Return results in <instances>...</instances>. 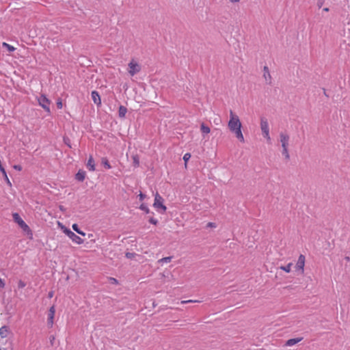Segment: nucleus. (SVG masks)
I'll return each instance as SVG.
<instances>
[{"instance_id": "nucleus-1", "label": "nucleus", "mask_w": 350, "mask_h": 350, "mask_svg": "<svg viewBox=\"0 0 350 350\" xmlns=\"http://www.w3.org/2000/svg\"><path fill=\"white\" fill-rule=\"evenodd\" d=\"M228 127L240 142L243 143L245 142L244 136L241 131L242 124L239 116L232 111H230V119L228 122Z\"/></svg>"}, {"instance_id": "nucleus-2", "label": "nucleus", "mask_w": 350, "mask_h": 350, "mask_svg": "<svg viewBox=\"0 0 350 350\" xmlns=\"http://www.w3.org/2000/svg\"><path fill=\"white\" fill-rule=\"evenodd\" d=\"M164 200L163 197L157 192L154 194V200L153 203L154 208L159 213H164L167 210V207L163 204Z\"/></svg>"}, {"instance_id": "nucleus-3", "label": "nucleus", "mask_w": 350, "mask_h": 350, "mask_svg": "<svg viewBox=\"0 0 350 350\" xmlns=\"http://www.w3.org/2000/svg\"><path fill=\"white\" fill-rule=\"evenodd\" d=\"M37 101L39 105L44 109L48 113H51L50 104L51 100L44 94H41L37 97Z\"/></svg>"}, {"instance_id": "nucleus-4", "label": "nucleus", "mask_w": 350, "mask_h": 350, "mask_svg": "<svg viewBox=\"0 0 350 350\" xmlns=\"http://www.w3.org/2000/svg\"><path fill=\"white\" fill-rule=\"evenodd\" d=\"M62 229L63 232L72 240V241L76 244L81 245L83 243V240L77 235L75 233H74L72 231H71L70 229L62 226Z\"/></svg>"}, {"instance_id": "nucleus-5", "label": "nucleus", "mask_w": 350, "mask_h": 350, "mask_svg": "<svg viewBox=\"0 0 350 350\" xmlns=\"http://www.w3.org/2000/svg\"><path fill=\"white\" fill-rule=\"evenodd\" d=\"M260 129L263 137L267 139V142H270L271 137L269 135V128L267 120L265 118L260 119Z\"/></svg>"}, {"instance_id": "nucleus-6", "label": "nucleus", "mask_w": 350, "mask_h": 350, "mask_svg": "<svg viewBox=\"0 0 350 350\" xmlns=\"http://www.w3.org/2000/svg\"><path fill=\"white\" fill-rule=\"evenodd\" d=\"M141 70V66L139 64L134 60L132 59L128 64V72L129 75L133 77L137 73L139 72Z\"/></svg>"}, {"instance_id": "nucleus-7", "label": "nucleus", "mask_w": 350, "mask_h": 350, "mask_svg": "<svg viewBox=\"0 0 350 350\" xmlns=\"http://www.w3.org/2000/svg\"><path fill=\"white\" fill-rule=\"evenodd\" d=\"M305 260V256L303 254H300L295 265L296 270L299 271L301 274L304 272Z\"/></svg>"}, {"instance_id": "nucleus-8", "label": "nucleus", "mask_w": 350, "mask_h": 350, "mask_svg": "<svg viewBox=\"0 0 350 350\" xmlns=\"http://www.w3.org/2000/svg\"><path fill=\"white\" fill-rule=\"evenodd\" d=\"M55 313V306H53L50 308V309L49 310V314H48L47 323L50 327H51L53 325Z\"/></svg>"}, {"instance_id": "nucleus-9", "label": "nucleus", "mask_w": 350, "mask_h": 350, "mask_svg": "<svg viewBox=\"0 0 350 350\" xmlns=\"http://www.w3.org/2000/svg\"><path fill=\"white\" fill-rule=\"evenodd\" d=\"M263 78L267 84H271L272 81V77L269 72L268 66H265L263 67Z\"/></svg>"}, {"instance_id": "nucleus-10", "label": "nucleus", "mask_w": 350, "mask_h": 350, "mask_svg": "<svg viewBox=\"0 0 350 350\" xmlns=\"http://www.w3.org/2000/svg\"><path fill=\"white\" fill-rule=\"evenodd\" d=\"M280 139L282 148H288L289 136L287 134L281 133L280 135Z\"/></svg>"}, {"instance_id": "nucleus-11", "label": "nucleus", "mask_w": 350, "mask_h": 350, "mask_svg": "<svg viewBox=\"0 0 350 350\" xmlns=\"http://www.w3.org/2000/svg\"><path fill=\"white\" fill-rule=\"evenodd\" d=\"M91 96H92V98L94 103L97 106H100L101 105V99H100V95L98 93V92L92 91V94H91Z\"/></svg>"}, {"instance_id": "nucleus-12", "label": "nucleus", "mask_w": 350, "mask_h": 350, "mask_svg": "<svg viewBox=\"0 0 350 350\" xmlns=\"http://www.w3.org/2000/svg\"><path fill=\"white\" fill-rule=\"evenodd\" d=\"M23 232L28 237L29 239H33V232L31 228L29 227V226L25 224L24 226L21 227Z\"/></svg>"}, {"instance_id": "nucleus-13", "label": "nucleus", "mask_w": 350, "mask_h": 350, "mask_svg": "<svg viewBox=\"0 0 350 350\" xmlns=\"http://www.w3.org/2000/svg\"><path fill=\"white\" fill-rule=\"evenodd\" d=\"M10 334V327L7 325L0 327V336L1 338H5L8 336Z\"/></svg>"}, {"instance_id": "nucleus-14", "label": "nucleus", "mask_w": 350, "mask_h": 350, "mask_svg": "<svg viewBox=\"0 0 350 350\" xmlns=\"http://www.w3.org/2000/svg\"><path fill=\"white\" fill-rule=\"evenodd\" d=\"M87 167L90 171L94 172L95 170V163L92 156H90L88 159Z\"/></svg>"}, {"instance_id": "nucleus-15", "label": "nucleus", "mask_w": 350, "mask_h": 350, "mask_svg": "<svg viewBox=\"0 0 350 350\" xmlns=\"http://www.w3.org/2000/svg\"><path fill=\"white\" fill-rule=\"evenodd\" d=\"M200 131H201L202 135L204 137L205 135L210 133L211 129L209 126H208L206 124H205L204 122H202L200 124Z\"/></svg>"}, {"instance_id": "nucleus-16", "label": "nucleus", "mask_w": 350, "mask_h": 350, "mask_svg": "<svg viewBox=\"0 0 350 350\" xmlns=\"http://www.w3.org/2000/svg\"><path fill=\"white\" fill-rule=\"evenodd\" d=\"M302 340V338H291L286 342V346L291 347L297 343L299 342Z\"/></svg>"}, {"instance_id": "nucleus-17", "label": "nucleus", "mask_w": 350, "mask_h": 350, "mask_svg": "<svg viewBox=\"0 0 350 350\" xmlns=\"http://www.w3.org/2000/svg\"><path fill=\"white\" fill-rule=\"evenodd\" d=\"M85 172L83 170H79L76 174V179L79 181H83L85 178Z\"/></svg>"}, {"instance_id": "nucleus-18", "label": "nucleus", "mask_w": 350, "mask_h": 350, "mask_svg": "<svg viewBox=\"0 0 350 350\" xmlns=\"http://www.w3.org/2000/svg\"><path fill=\"white\" fill-rule=\"evenodd\" d=\"M126 112H127V109L124 106L121 105L119 107L118 114L120 118H124Z\"/></svg>"}, {"instance_id": "nucleus-19", "label": "nucleus", "mask_w": 350, "mask_h": 350, "mask_svg": "<svg viewBox=\"0 0 350 350\" xmlns=\"http://www.w3.org/2000/svg\"><path fill=\"white\" fill-rule=\"evenodd\" d=\"M0 171L1 172V173H2L3 176V178H4L5 180V182H6L7 185L9 187H12V183H11V182H10V179H9L8 175H7V173H6V172L5 170V168H2L1 170H0Z\"/></svg>"}, {"instance_id": "nucleus-20", "label": "nucleus", "mask_w": 350, "mask_h": 350, "mask_svg": "<svg viewBox=\"0 0 350 350\" xmlns=\"http://www.w3.org/2000/svg\"><path fill=\"white\" fill-rule=\"evenodd\" d=\"M293 264L289 262L286 266H280V269L285 271L286 273H290L291 271V267Z\"/></svg>"}, {"instance_id": "nucleus-21", "label": "nucleus", "mask_w": 350, "mask_h": 350, "mask_svg": "<svg viewBox=\"0 0 350 350\" xmlns=\"http://www.w3.org/2000/svg\"><path fill=\"white\" fill-rule=\"evenodd\" d=\"M13 219L17 224H20L23 219L21 217L18 213H14L12 214Z\"/></svg>"}, {"instance_id": "nucleus-22", "label": "nucleus", "mask_w": 350, "mask_h": 350, "mask_svg": "<svg viewBox=\"0 0 350 350\" xmlns=\"http://www.w3.org/2000/svg\"><path fill=\"white\" fill-rule=\"evenodd\" d=\"M2 46L5 47L9 52H13L16 50V48L14 46L9 44L5 42L2 43Z\"/></svg>"}, {"instance_id": "nucleus-23", "label": "nucleus", "mask_w": 350, "mask_h": 350, "mask_svg": "<svg viewBox=\"0 0 350 350\" xmlns=\"http://www.w3.org/2000/svg\"><path fill=\"white\" fill-rule=\"evenodd\" d=\"M72 229L76 232H77L78 234L82 235V236H85V233L83 231H81L79 228H78V225L77 224H74L72 225Z\"/></svg>"}, {"instance_id": "nucleus-24", "label": "nucleus", "mask_w": 350, "mask_h": 350, "mask_svg": "<svg viewBox=\"0 0 350 350\" xmlns=\"http://www.w3.org/2000/svg\"><path fill=\"white\" fill-rule=\"evenodd\" d=\"M101 162H102V164L105 166V168H107V169H111V166L109 164V163L108 161V159L107 158H105V157L103 158Z\"/></svg>"}, {"instance_id": "nucleus-25", "label": "nucleus", "mask_w": 350, "mask_h": 350, "mask_svg": "<svg viewBox=\"0 0 350 350\" xmlns=\"http://www.w3.org/2000/svg\"><path fill=\"white\" fill-rule=\"evenodd\" d=\"M282 155L285 157L286 160H289L290 154L288 152V148H282Z\"/></svg>"}, {"instance_id": "nucleus-26", "label": "nucleus", "mask_w": 350, "mask_h": 350, "mask_svg": "<svg viewBox=\"0 0 350 350\" xmlns=\"http://www.w3.org/2000/svg\"><path fill=\"white\" fill-rule=\"evenodd\" d=\"M139 209H141L142 211H144L146 213H150L149 208L144 203L141 204V205L139 206Z\"/></svg>"}, {"instance_id": "nucleus-27", "label": "nucleus", "mask_w": 350, "mask_h": 350, "mask_svg": "<svg viewBox=\"0 0 350 350\" xmlns=\"http://www.w3.org/2000/svg\"><path fill=\"white\" fill-rule=\"evenodd\" d=\"M172 260V257L171 256H168V257H164V258H161L160 260H159V262H161V263H168V262H170Z\"/></svg>"}, {"instance_id": "nucleus-28", "label": "nucleus", "mask_w": 350, "mask_h": 350, "mask_svg": "<svg viewBox=\"0 0 350 350\" xmlns=\"http://www.w3.org/2000/svg\"><path fill=\"white\" fill-rule=\"evenodd\" d=\"M191 158V154L190 153H185L183 156V160L185 161V167H187V162Z\"/></svg>"}, {"instance_id": "nucleus-29", "label": "nucleus", "mask_w": 350, "mask_h": 350, "mask_svg": "<svg viewBox=\"0 0 350 350\" xmlns=\"http://www.w3.org/2000/svg\"><path fill=\"white\" fill-rule=\"evenodd\" d=\"M133 159L134 165L135 167H138L139 165V161L138 157L137 156H135L133 157Z\"/></svg>"}, {"instance_id": "nucleus-30", "label": "nucleus", "mask_w": 350, "mask_h": 350, "mask_svg": "<svg viewBox=\"0 0 350 350\" xmlns=\"http://www.w3.org/2000/svg\"><path fill=\"white\" fill-rule=\"evenodd\" d=\"M149 222L152 224L157 225L158 223L157 219H154V217H150L149 219Z\"/></svg>"}, {"instance_id": "nucleus-31", "label": "nucleus", "mask_w": 350, "mask_h": 350, "mask_svg": "<svg viewBox=\"0 0 350 350\" xmlns=\"http://www.w3.org/2000/svg\"><path fill=\"white\" fill-rule=\"evenodd\" d=\"M56 104L58 109H62L63 107V104L61 99H58Z\"/></svg>"}, {"instance_id": "nucleus-32", "label": "nucleus", "mask_w": 350, "mask_h": 350, "mask_svg": "<svg viewBox=\"0 0 350 350\" xmlns=\"http://www.w3.org/2000/svg\"><path fill=\"white\" fill-rule=\"evenodd\" d=\"M196 302H199V301H198V300H191V299L185 300V301H182L181 304H187V303H196Z\"/></svg>"}, {"instance_id": "nucleus-33", "label": "nucleus", "mask_w": 350, "mask_h": 350, "mask_svg": "<svg viewBox=\"0 0 350 350\" xmlns=\"http://www.w3.org/2000/svg\"><path fill=\"white\" fill-rule=\"evenodd\" d=\"M138 198L140 201H143L146 198V195L140 192V193L138 195Z\"/></svg>"}, {"instance_id": "nucleus-34", "label": "nucleus", "mask_w": 350, "mask_h": 350, "mask_svg": "<svg viewBox=\"0 0 350 350\" xmlns=\"http://www.w3.org/2000/svg\"><path fill=\"white\" fill-rule=\"evenodd\" d=\"M18 288H23L25 286V283L24 282L20 280L18 282Z\"/></svg>"}, {"instance_id": "nucleus-35", "label": "nucleus", "mask_w": 350, "mask_h": 350, "mask_svg": "<svg viewBox=\"0 0 350 350\" xmlns=\"http://www.w3.org/2000/svg\"><path fill=\"white\" fill-rule=\"evenodd\" d=\"M135 254L134 253H130V252H127L126 254V256L128 258H132L135 256Z\"/></svg>"}, {"instance_id": "nucleus-36", "label": "nucleus", "mask_w": 350, "mask_h": 350, "mask_svg": "<svg viewBox=\"0 0 350 350\" xmlns=\"http://www.w3.org/2000/svg\"><path fill=\"white\" fill-rule=\"evenodd\" d=\"M13 167L15 170H18V171H21L22 170V167L21 165H15L13 166Z\"/></svg>"}, {"instance_id": "nucleus-37", "label": "nucleus", "mask_w": 350, "mask_h": 350, "mask_svg": "<svg viewBox=\"0 0 350 350\" xmlns=\"http://www.w3.org/2000/svg\"><path fill=\"white\" fill-rule=\"evenodd\" d=\"M4 286H5L4 281L1 278H0V287L4 288Z\"/></svg>"}, {"instance_id": "nucleus-38", "label": "nucleus", "mask_w": 350, "mask_h": 350, "mask_svg": "<svg viewBox=\"0 0 350 350\" xmlns=\"http://www.w3.org/2000/svg\"><path fill=\"white\" fill-rule=\"evenodd\" d=\"M241 0H229V1L232 3H235L239 2Z\"/></svg>"}, {"instance_id": "nucleus-39", "label": "nucleus", "mask_w": 350, "mask_h": 350, "mask_svg": "<svg viewBox=\"0 0 350 350\" xmlns=\"http://www.w3.org/2000/svg\"><path fill=\"white\" fill-rule=\"evenodd\" d=\"M25 224H26V223H25L24 221H21L20 224H18V226L21 228V227H22L23 226H24Z\"/></svg>"}, {"instance_id": "nucleus-40", "label": "nucleus", "mask_w": 350, "mask_h": 350, "mask_svg": "<svg viewBox=\"0 0 350 350\" xmlns=\"http://www.w3.org/2000/svg\"><path fill=\"white\" fill-rule=\"evenodd\" d=\"M111 280L112 281L113 283L114 284H117L118 283V281L115 278H111Z\"/></svg>"}, {"instance_id": "nucleus-41", "label": "nucleus", "mask_w": 350, "mask_h": 350, "mask_svg": "<svg viewBox=\"0 0 350 350\" xmlns=\"http://www.w3.org/2000/svg\"><path fill=\"white\" fill-rule=\"evenodd\" d=\"M208 226L210 227H215V224L210 222L208 224Z\"/></svg>"}, {"instance_id": "nucleus-42", "label": "nucleus", "mask_w": 350, "mask_h": 350, "mask_svg": "<svg viewBox=\"0 0 350 350\" xmlns=\"http://www.w3.org/2000/svg\"><path fill=\"white\" fill-rule=\"evenodd\" d=\"M59 209H60L61 211H64V206H59Z\"/></svg>"}, {"instance_id": "nucleus-43", "label": "nucleus", "mask_w": 350, "mask_h": 350, "mask_svg": "<svg viewBox=\"0 0 350 350\" xmlns=\"http://www.w3.org/2000/svg\"><path fill=\"white\" fill-rule=\"evenodd\" d=\"M323 10L325 12H327L329 10V9L326 8H324Z\"/></svg>"}, {"instance_id": "nucleus-44", "label": "nucleus", "mask_w": 350, "mask_h": 350, "mask_svg": "<svg viewBox=\"0 0 350 350\" xmlns=\"http://www.w3.org/2000/svg\"><path fill=\"white\" fill-rule=\"evenodd\" d=\"M52 296H53V294H52V293H51V294L49 295V297H51Z\"/></svg>"}, {"instance_id": "nucleus-45", "label": "nucleus", "mask_w": 350, "mask_h": 350, "mask_svg": "<svg viewBox=\"0 0 350 350\" xmlns=\"http://www.w3.org/2000/svg\"><path fill=\"white\" fill-rule=\"evenodd\" d=\"M0 350H5V349H0Z\"/></svg>"}]
</instances>
